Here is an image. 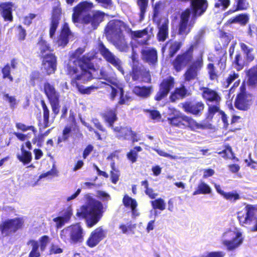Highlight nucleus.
Instances as JSON below:
<instances>
[{"instance_id": "nucleus-1", "label": "nucleus", "mask_w": 257, "mask_h": 257, "mask_svg": "<svg viewBox=\"0 0 257 257\" xmlns=\"http://www.w3.org/2000/svg\"><path fill=\"white\" fill-rule=\"evenodd\" d=\"M199 39L198 38L196 42L190 44L185 50L177 54L170 62L172 69L177 73L187 67L183 74L184 80L185 82H190L195 79L198 71L203 67L202 56H199L194 60V50L199 43Z\"/></svg>"}, {"instance_id": "nucleus-2", "label": "nucleus", "mask_w": 257, "mask_h": 257, "mask_svg": "<svg viewBox=\"0 0 257 257\" xmlns=\"http://www.w3.org/2000/svg\"><path fill=\"white\" fill-rule=\"evenodd\" d=\"M85 47H79L73 52L69 56L68 62L66 66V74L70 77H74L78 74L79 67L84 72L86 69H93V60L98 59V52L92 49L86 53L82 57L80 56L85 52Z\"/></svg>"}, {"instance_id": "nucleus-3", "label": "nucleus", "mask_w": 257, "mask_h": 257, "mask_svg": "<svg viewBox=\"0 0 257 257\" xmlns=\"http://www.w3.org/2000/svg\"><path fill=\"white\" fill-rule=\"evenodd\" d=\"M93 79H103L109 82V77L108 73L103 68L99 69V66L93 63V69H86L84 72L73 77L70 81V84L76 87L78 91L82 94H90L92 91L101 87V84H106L101 82L88 87L81 85L80 82L85 83Z\"/></svg>"}, {"instance_id": "nucleus-4", "label": "nucleus", "mask_w": 257, "mask_h": 257, "mask_svg": "<svg viewBox=\"0 0 257 257\" xmlns=\"http://www.w3.org/2000/svg\"><path fill=\"white\" fill-rule=\"evenodd\" d=\"M80 211L77 212L76 215L79 218L85 219L87 227L91 228L100 220L104 212L102 203L97 200H93L80 208Z\"/></svg>"}, {"instance_id": "nucleus-5", "label": "nucleus", "mask_w": 257, "mask_h": 257, "mask_svg": "<svg viewBox=\"0 0 257 257\" xmlns=\"http://www.w3.org/2000/svg\"><path fill=\"white\" fill-rule=\"evenodd\" d=\"M169 123L173 126L182 129L189 128L192 131L197 130H204L206 125L198 123L191 116L180 113L168 118Z\"/></svg>"}, {"instance_id": "nucleus-6", "label": "nucleus", "mask_w": 257, "mask_h": 257, "mask_svg": "<svg viewBox=\"0 0 257 257\" xmlns=\"http://www.w3.org/2000/svg\"><path fill=\"white\" fill-rule=\"evenodd\" d=\"M84 230L80 223L71 224L63 229L60 234L61 238L65 242L72 243L82 242L84 239Z\"/></svg>"}, {"instance_id": "nucleus-7", "label": "nucleus", "mask_w": 257, "mask_h": 257, "mask_svg": "<svg viewBox=\"0 0 257 257\" xmlns=\"http://www.w3.org/2000/svg\"><path fill=\"white\" fill-rule=\"evenodd\" d=\"M43 92L51 105L55 116L57 115L60 108V94L56 89L54 84L46 81L43 84Z\"/></svg>"}, {"instance_id": "nucleus-8", "label": "nucleus", "mask_w": 257, "mask_h": 257, "mask_svg": "<svg viewBox=\"0 0 257 257\" xmlns=\"http://www.w3.org/2000/svg\"><path fill=\"white\" fill-rule=\"evenodd\" d=\"M128 26L123 21L118 19L109 21L104 29L105 36L108 41L119 39L122 34V29H126Z\"/></svg>"}, {"instance_id": "nucleus-9", "label": "nucleus", "mask_w": 257, "mask_h": 257, "mask_svg": "<svg viewBox=\"0 0 257 257\" xmlns=\"http://www.w3.org/2000/svg\"><path fill=\"white\" fill-rule=\"evenodd\" d=\"M253 102V96L246 91L245 85L242 83L234 100L235 107L239 110L247 111L250 108Z\"/></svg>"}, {"instance_id": "nucleus-10", "label": "nucleus", "mask_w": 257, "mask_h": 257, "mask_svg": "<svg viewBox=\"0 0 257 257\" xmlns=\"http://www.w3.org/2000/svg\"><path fill=\"white\" fill-rule=\"evenodd\" d=\"M133 64L131 66L130 75L133 81L141 80L142 81L150 83L151 76L149 70L143 64L139 63L134 57L132 59Z\"/></svg>"}, {"instance_id": "nucleus-11", "label": "nucleus", "mask_w": 257, "mask_h": 257, "mask_svg": "<svg viewBox=\"0 0 257 257\" xmlns=\"http://www.w3.org/2000/svg\"><path fill=\"white\" fill-rule=\"evenodd\" d=\"M115 137L121 141H131L132 143L138 142L139 138L137 133L133 131L131 127L117 124L111 127Z\"/></svg>"}, {"instance_id": "nucleus-12", "label": "nucleus", "mask_w": 257, "mask_h": 257, "mask_svg": "<svg viewBox=\"0 0 257 257\" xmlns=\"http://www.w3.org/2000/svg\"><path fill=\"white\" fill-rule=\"evenodd\" d=\"M24 220L22 217L8 219L3 221L0 224V231L2 234L8 236L22 229Z\"/></svg>"}, {"instance_id": "nucleus-13", "label": "nucleus", "mask_w": 257, "mask_h": 257, "mask_svg": "<svg viewBox=\"0 0 257 257\" xmlns=\"http://www.w3.org/2000/svg\"><path fill=\"white\" fill-rule=\"evenodd\" d=\"M50 242V238L47 235H42L38 240L29 239L27 244L31 245L32 249L29 252L28 257H40L41 252H44L46 249Z\"/></svg>"}, {"instance_id": "nucleus-14", "label": "nucleus", "mask_w": 257, "mask_h": 257, "mask_svg": "<svg viewBox=\"0 0 257 257\" xmlns=\"http://www.w3.org/2000/svg\"><path fill=\"white\" fill-rule=\"evenodd\" d=\"M97 49L103 58L109 63L115 67L122 74L124 71L121 65V60L117 58L108 48L103 43L99 41L97 44Z\"/></svg>"}, {"instance_id": "nucleus-15", "label": "nucleus", "mask_w": 257, "mask_h": 257, "mask_svg": "<svg viewBox=\"0 0 257 257\" xmlns=\"http://www.w3.org/2000/svg\"><path fill=\"white\" fill-rule=\"evenodd\" d=\"M223 236L224 239L222 243L228 250H233L237 248L242 244L243 240L242 233L239 231L229 230L224 233Z\"/></svg>"}, {"instance_id": "nucleus-16", "label": "nucleus", "mask_w": 257, "mask_h": 257, "mask_svg": "<svg viewBox=\"0 0 257 257\" xmlns=\"http://www.w3.org/2000/svg\"><path fill=\"white\" fill-rule=\"evenodd\" d=\"M175 84V78L172 76L163 79L159 84V90L154 96L155 100L160 101L167 97Z\"/></svg>"}, {"instance_id": "nucleus-17", "label": "nucleus", "mask_w": 257, "mask_h": 257, "mask_svg": "<svg viewBox=\"0 0 257 257\" xmlns=\"http://www.w3.org/2000/svg\"><path fill=\"white\" fill-rule=\"evenodd\" d=\"M105 16V13L101 11H93L91 13L86 14L82 17V23L84 25H89L91 28L95 30L104 21Z\"/></svg>"}, {"instance_id": "nucleus-18", "label": "nucleus", "mask_w": 257, "mask_h": 257, "mask_svg": "<svg viewBox=\"0 0 257 257\" xmlns=\"http://www.w3.org/2000/svg\"><path fill=\"white\" fill-rule=\"evenodd\" d=\"M184 112L195 116H200L204 109V104L202 101L187 100L179 105Z\"/></svg>"}, {"instance_id": "nucleus-19", "label": "nucleus", "mask_w": 257, "mask_h": 257, "mask_svg": "<svg viewBox=\"0 0 257 257\" xmlns=\"http://www.w3.org/2000/svg\"><path fill=\"white\" fill-rule=\"evenodd\" d=\"M208 7L207 0H192L190 3V14H192L191 22L194 23L196 19L202 16Z\"/></svg>"}, {"instance_id": "nucleus-20", "label": "nucleus", "mask_w": 257, "mask_h": 257, "mask_svg": "<svg viewBox=\"0 0 257 257\" xmlns=\"http://www.w3.org/2000/svg\"><path fill=\"white\" fill-rule=\"evenodd\" d=\"M61 17L62 9L60 2H58L56 6L53 7L51 15L49 37L51 39L55 38V35L60 24Z\"/></svg>"}, {"instance_id": "nucleus-21", "label": "nucleus", "mask_w": 257, "mask_h": 257, "mask_svg": "<svg viewBox=\"0 0 257 257\" xmlns=\"http://www.w3.org/2000/svg\"><path fill=\"white\" fill-rule=\"evenodd\" d=\"M73 215V209L71 206L62 208L58 213V216L54 218L53 221L55 222V227L60 228L66 223H68Z\"/></svg>"}, {"instance_id": "nucleus-22", "label": "nucleus", "mask_w": 257, "mask_h": 257, "mask_svg": "<svg viewBox=\"0 0 257 257\" xmlns=\"http://www.w3.org/2000/svg\"><path fill=\"white\" fill-rule=\"evenodd\" d=\"M106 236V231L102 226L96 228L91 232L86 241V245L93 248L97 245Z\"/></svg>"}, {"instance_id": "nucleus-23", "label": "nucleus", "mask_w": 257, "mask_h": 257, "mask_svg": "<svg viewBox=\"0 0 257 257\" xmlns=\"http://www.w3.org/2000/svg\"><path fill=\"white\" fill-rule=\"evenodd\" d=\"M42 64L48 75L53 74L57 69V57L53 53H49L42 57Z\"/></svg>"}, {"instance_id": "nucleus-24", "label": "nucleus", "mask_w": 257, "mask_h": 257, "mask_svg": "<svg viewBox=\"0 0 257 257\" xmlns=\"http://www.w3.org/2000/svg\"><path fill=\"white\" fill-rule=\"evenodd\" d=\"M190 10L186 9L180 15V21L178 25V34L179 35L187 36L191 31V28L188 27L189 19L190 16Z\"/></svg>"}, {"instance_id": "nucleus-25", "label": "nucleus", "mask_w": 257, "mask_h": 257, "mask_svg": "<svg viewBox=\"0 0 257 257\" xmlns=\"http://www.w3.org/2000/svg\"><path fill=\"white\" fill-rule=\"evenodd\" d=\"M200 90L201 96L207 104L209 103H220L221 97L216 90L208 87H201Z\"/></svg>"}, {"instance_id": "nucleus-26", "label": "nucleus", "mask_w": 257, "mask_h": 257, "mask_svg": "<svg viewBox=\"0 0 257 257\" xmlns=\"http://www.w3.org/2000/svg\"><path fill=\"white\" fill-rule=\"evenodd\" d=\"M183 45V42L181 41L170 39L163 46L161 52L163 54L165 51H167L168 57L169 58H173L181 49Z\"/></svg>"}, {"instance_id": "nucleus-27", "label": "nucleus", "mask_w": 257, "mask_h": 257, "mask_svg": "<svg viewBox=\"0 0 257 257\" xmlns=\"http://www.w3.org/2000/svg\"><path fill=\"white\" fill-rule=\"evenodd\" d=\"M142 60L149 65H155L158 62V52L155 48L142 49L141 52Z\"/></svg>"}, {"instance_id": "nucleus-28", "label": "nucleus", "mask_w": 257, "mask_h": 257, "mask_svg": "<svg viewBox=\"0 0 257 257\" xmlns=\"http://www.w3.org/2000/svg\"><path fill=\"white\" fill-rule=\"evenodd\" d=\"M13 6L14 4L11 2L0 3V13L5 21L12 22L13 21Z\"/></svg>"}, {"instance_id": "nucleus-29", "label": "nucleus", "mask_w": 257, "mask_h": 257, "mask_svg": "<svg viewBox=\"0 0 257 257\" xmlns=\"http://www.w3.org/2000/svg\"><path fill=\"white\" fill-rule=\"evenodd\" d=\"M191 95L187 88L184 84H181L179 87L175 88L169 96V100L172 102H175L178 99H183Z\"/></svg>"}, {"instance_id": "nucleus-30", "label": "nucleus", "mask_w": 257, "mask_h": 257, "mask_svg": "<svg viewBox=\"0 0 257 257\" xmlns=\"http://www.w3.org/2000/svg\"><path fill=\"white\" fill-rule=\"evenodd\" d=\"M71 34L68 24L67 23H64L56 41L58 45L62 47H65L69 42Z\"/></svg>"}, {"instance_id": "nucleus-31", "label": "nucleus", "mask_w": 257, "mask_h": 257, "mask_svg": "<svg viewBox=\"0 0 257 257\" xmlns=\"http://www.w3.org/2000/svg\"><path fill=\"white\" fill-rule=\"evenodd\" d=\"M101 116L105 122L108 123V126L110 127L114 125V122L117 119L115 108H106L101 113Z\"/></svg>"}, {"instance_id": "nucleus-32", "label": "nucleus", "mask_w": 257, "mask_h": 257, "mask_svg": "<svg viewBox=\"0 0 257 257\" xmlns=\"http://www.w3.org/2000/svg\"><path fill=\"white\" fill-rule=\"evenodd\" d=\"M18 64L17 60L13 58L11 61V65L6 64L2 69V78L4 79H8L10 82L14 81V77L11 74V68L15 69Z\"/></svg>"}, {"instance_id": "nucleus-33", "label": "nucleus", "mask_w": 257, "mask_h": 257, "mask_svg": "<svg viewBox=\"0 0 257 257\" xmlns=\"http://www.w3.org/2000/svg\"><path fill=\"white\" fill-rule=\"evenodd\" d=\"M233 4L232 8L230 9L225 14L228 15L238 11H246L249 7L247 0H233Z\"/></svg>"}, {"instance_id": "nucleus-34", "label": "nucleus", "mask_w": 257, "mask_h": 257, "mask_svg": "<svg viewBox=\"0 0 257 257\" xmlns=\"http://www.w3.org/2000/svg\"><path fill=\"white\" fill-rule=\"evenodd\" d=\"M250 63L249 61L242 55L240 51L236 52L232 61V64L237 71L242 70L244 67L248 65Z\"/></svg>"}, {"instance_id": "nucleus-35", "label": "nucleus", "mask_w": 257, "mask_h": 257, "mask_svg": "<svg viewBox=\"0 0 257 257\" xmlns=\"http://www.w3.org/2000/svg\"><path fill=\"white\" fill-rule=\"evenodd\" d=\"M215 189L218 193L221 195L225 199L231 202H235L240 199V196L236 191L224 192L221 189L219 185H215Z\"/></svg>"}, {"instance_id": "nucleus-36", "label": "nucleus", "mask_w": 257, "mask_h": 257, "mask_svg": "<svg viewBox=\"0 0 257 257\" xmlns=\"http://www.w3.org/2000/svg\"><path fill=\"white\" fill-rule=\"evenodd\" d=\"M169 20L166 19L158 27L157 39L159 42H164L169 37Z\"/></svg>"}, {"instance_id": "nucleus-37", "label": "nucleus", "mask_w": 257, "mask_h": 257, "mask_svg": "<svg viewBox=\"0 0 257 257\" xmlns=\"http://www.w3.org/2000/svg\"><path fill=\"white\" fill-rule=\"evenodd\" d=\"M153 91L152 86H135L133 89L134 94L143 98L149 97Z\"/></svg>"}, {"instance_id": "nucleus-38", "label": "nucleus", "mask_w": 257, "mask_h": 257, "mask_svg": "<svg viewBox=\"0 0 257 257\" xmlns=\"http://www.w3.org/2000/svg\"><path fill=\"white\" fill-rule=\"evenodd\" d=\"M110 83L111 84H108L110 89L108 97L110 100L114 101L117 94H118L119 96L122 93L124 89L122 85L120 83L116 82H111Z\"/></svg>"}, {"instance_id": "nucleus-39", "label": "nucleus", "mask_w": 257, "mask_h": 257, "mask_svg": "<svg viewBox=\"0 0 257 257\" xmlns=\"http://www.w3.org/2000/svg\"><path fill=\"white\" fill-rule=\"evenodd\" d=\"M246 74L248 86L252 88H257V64L249 69Z\"/></svg>"}, {"instance_id": "nucleus-40", "label": "nucleus", "mask_w": 257, "mask_h": 257, "mask_svg": "<svg viewBox=\"0 0 257 257\" xmlns=\"http://www.w3.org/2000/svg\"><path fill=\"white\" fill-rule=\"evenodd\" d=\"M240 50L243 55L251 63L255 59L254 48L250 47L243 42L239 43Z\"/></svg>"}, {"instance_id": "nucleus-41", "label": "nucleus", "mask_w": 257, "mask_h": 257, "mask_svg": "<svg viewBox=\"0 0 257 257\" xmlns=\"http://www.w3.org/2000/svg\"><path fill=\"white\" fill-rule=\"evenodd\" d=\"M37 44L39 47L40 58L46 55L47 54V52L48 53H53V49L50 44H48L47 41L43 39L42 37L39 38Z\"/></svg>"}, {"instance_id": "nucleus-42", "label": "nucleus", "mask_w": 257, "mask_h": 257, "mask_svg": "<svg viewBox=\"0 0 257 257\" xmlns=\"http://www.w3.org/2000/svg\"><path fill=\"white\" fill-rule=\"evenodd\" d=\"M21 154H18L17 159L23 164H29L32 160V156L31 152L27 151L24 148V145L21 146Z\"/></svg>"}, {"instance_id": "nucleus-43", "label": "nucleus", "mask_w": 257, "mask_h": 257, "mask_svg": "<svg viewBox=\"0 0 257 257\" xmlns=\"http://www.w3.org/2000/svg\"><path fill=\"white\" fill-rule=\"evenodd\" d=\"M74 8L83 14L90 12L94 8V5L91 2L85 1L80 2Z\"/></svg>"}, {"instance_id": "nucleus-44", "label": "nucleus", "mask_w": 257, "mask_h": 257, "mask_svg": "<svg viewBox=\"0 0 257 257\" xmlns=\"http://www.w3.org/2000/svg\"><path fill=\"white\" fill-rule=\"evenodd\" d=\"M122 203L126 208H131L133 214L135 215L138 203L136 199L125 195L122 199Z\"/></svg>"}, {"instance_id": "nucleus-45", "label": "nucleus", "mask_w": 257, "mask_h": 257, "mask_svg": "<svg viewBox=\"0 0 257 257\" xmlns=\"http://www.w3.org/2000/svg\"><path fill=\"white\" fill-rule=\"evenodd\" d=\"M40 103L43 110V115L44 120L43 128L49 126L50 110L44 99L40 100Z\"/></svg>"}, {"instance_id": "nucleus-46", "label": "nucleus", "mask_w": 257, "mask_h": 257, "mask_svg": "<svg viewBox=\"0 0 257 257\" xmlns=\"http://www.w3.org/2000/svg\"><path fill=\"white\" fill-rule=\"evenodd\" d=\"M211 193L210 186L203 181H201L198 185L195 190L193 192V195L198 194H209Z\"/></svg>"}, {"instance_id": "nucleus-47", "label": "nucleus", "mask_w": 257, "mask_h": 257, "mask_svg": "<svg viewBox=\"0 0 257 257\" xmlns=\"http://www.w3.org/2000/svg\"><path fill=\"white\" fill-rule=\"evenodd\" d=\"M214 105L208 104V109L206 113V118L211 120L213 118L215 114L217 112L220 113L221 110L220 109V103H214Z\"/></svg>"}, {"instance_id": "nucleus-48", "label": "nucleus", "mask_w": 257, "mask_h": 257, "mask_svg": "<svg viewBox=\"0 0 257 257\" xmlns=\"http://www.w3.org/2000/svg\"><path fill=\"white\" fill-rule=\"evenodd\" d=\"M143 149L140 146H136L131 149L126 154L127 159L132 163H135L138 158V152H141Z\"/></svg>"}, {"instance_id": "nucleus-49", "label": "nucleus", "mask_w": 257, "mask_h": 257, "mask_svg": "<svg viewBox=\"0 0 257 257\" xmlns=\"http://www.w3.org/2000/svg\"><path fill=\"white\" fill-rule=\"evenodd\" d=\"M137 4L140 9L139 19L142 21L145 16V14L148 7V0H137Z\"/></svg>"}, {"instance_id": "nucleus-50", "label": "nucleus", "mask_w": 257, "mask_h": 257, "mask_svg": "<svg viewBox=\"0 0 257 257\" xmlns=\"http://www.w3.org/2000/svg\"><path fill=\"white\" fill-rule=\"evenodd\" d=\"M226 52L223 49H218L217 50L216 56L215 58H219L218 60L217 65H220L221 68L224 69L226 66Z\"/></svg>"}, {"instance_id": "nucleus-51", "label": "nucleus", "mask_w": 257, "mask_h": 257, "mask_svg": "<svg viewBox=\"0 0 257 257\" xmlns=\"http://www.w3.org/2000/svg\"><path fill=\"white\" fill-rule=\"evenodd\" d=\"M218 154L221 155L225 159L234 160L236 158L231 147L228 144L225 145L224 149L218 152Z\"/></svg>"}, {"instance_id": "nucleus-52", "label": "nucleus", "mask_w": 257, "mask_h": 257, "mask_svg": "<svg viewBox=\"0 0 257 257\" xmlns=\"http://www.w3.org/2000/svg\"><path fill=\"white\" fill-rule=\"evenodd\" d=\"M256 210V208L252 205H247L244 208L245 218L247 219L248 224L251 223Z\"/></svg>"}, {"instance_id": "nucleus-53", "label": "nucleus", "mask_w": 257, "mask_h": 257, "mask_svg": "<svg viewBox=\"0 0 257 257\" xmlns=\"http://www.w3.org/2000/svg\"><path fill=\"white\" fill-rule=\"evenodd\" d=\"M133 100V98L131 93L127 92L124 94V91H123L122 93L119 95L117 104L119 105H129L130 102Z\"/></svg>"}, {"instance_id": "nucleus-54", "label": "nucleus", "mask_w": 257, "mask_h": 257, "mask_svg": "<svg viewBox=\"0 0 257 257\" xmlns=\"http://www.w3.org/2000/svg\"><path fill=\"white\" fill-rule=\"evenodd\" d=\"M136 227V224H133L131 221L128 222L126 224L122 223L119 226V228L121 229V232L124 234L130 232L134 233V230Z\"/></svg>"}, {"instance_id": "nucleus-55", "label": "nucleus", "mask_w": 257, "mask_h": 257, "mask_svg": "<svg viewBox=\"0 0 257 257\" xmlns=\"http://www.w3.org/2000/svg\"><path fill=\"white\" fill-rule=\"evenodd\" d=\"M151 202V205L154 209L164 210L165 209V203L164 200L161 198L153 200Z\"/></svg>"}, {"instance_id": "nucleus-56", "label": "nucleus", "mask_w": 257, "mask_h": 257, "mask_svg": "<svg viewBox=\"0 0 257 257\" xmlns=\"http://www.w3.org/2000/svg\"><path fill=\"white\" fill-rule=\"evenodd\" d=\"M144 111L148 114L149 117L153 120H159L161 118V114L158 110L146 109Z\"/></svg>"}, {"instance_id": "nucleus-57", "label": "nucleus", "mask_w": 257, "mask_h": 257, "mask_svg": "<svg viewBox=\"0 0 257 257\" xmlns=\"http://www.w3.org/2000/svg\"><path fill=\"white\" fill-rule=\"evenodd\" d=\"M207 69L208 70V73L210 80H213L218 78V75L216 71V69L214 64L209 63L207 64Z\"/></svg>"}, {"instance_id": "nucleus-58", "label": "nucleus", "mask_w": 257, "mask_h": 257, "mask_svg": "<svg viewBox=\"0 0 257 257\" xmlns=\"http://www.w3.org/2000/svg\"><path fill=\"white\" fill-rule=\"evenodd\" d=\"M237 22L241 26H245L249 21V15L247 13H242L236 15Z\"/></svg>"}, {"instance_id": "nucleus-59", "label": "nucleus", "mask_w": 257, "mask_h": 257, "mask_svg": "<svg viewBox=\"0 0 257 257\" xmlns=\"http://www.w3.org/2000/svg\"><path fill=\"white\" fill-rule=\"evenodd\" d=\"M41 73L39 71H33L30 76V82L32 86H35L36 82L41 80Z\"/></svg>"}, {"instance_id": "nucleus-60", "label": "nucleus", "mask_w": 257, "mask_h": 257, "mask_svg": "<svg viewBox=\"0 0 257 257\" xmlns=\"http://www.w3.org/2000/svg\"><path fill=\"white\" fill-rule=\"evenodd\" d=\"M230 4V0H217L214 4V7L222 10L227 9Z\"/></svg>"}, {"instance_id": "nucleus-61", "label": "nucleus", "mask_w": 257, "mask_h": 257, "mask_svg": "<svg viewBox=\"0 0 257 257\" xmlns=\"http://www.w3.org/2000/svg\"><path fill=\"white\" fill-rule=\"evenodd\" d=\"M16 127L23 132H26L28 130L32 131L34 134L37 132L36 128L33 125H26L21 122H18L16 124Z\"/></svg>"}, {"instance_id": "nucleus-62", "label": "nucleus", "mask_w": 257, "mask_h": 257, "mask_svg": "<svg viewBox=\"0 0 257 257\" xmlns=\"http://www.w3.org/2000/svg\"><path fill=\"white\" fill-rule=\"evenodd\" d=\"M17 37L20 41L24 40L27 35L26 30L22 25H18L16 28Z\"/></svg>"}, {"instance_id": "nucleus-63", "label": "nucleus", "mask_w": 257, "mask_h": 257, "mask_svg": "<svg viewBox=\"0 0 257 257\" xmlns=\"http://www.w3.org/2000/svg\"><path fill=\"white\" fill-rule=\"evenodd\" d=\"M148 33L147 29L142 30L131 31V34L133 38H141L144 36L147 35Z\"/></svg>"}, {"instance_id": "nucleus-64", "label": "nucleus", "mask_w": 257, "mask_h": 257, "mask_svg": "<svg viewBox=\"0 0 257 257\" xmlns=\"http://www.w3.org/2000/svg\"><path fill=\"white\" fill-rule=\"evenodd\" d=\"M225 255V252L222 251H217L208 252L206 255H203L201 257H224Z\"/></svg>"}]
</instances>
